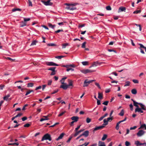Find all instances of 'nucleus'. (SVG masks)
<instances>
[{
	"mask_svg": "<svg viewBox=\"0 0 146 146\" xmlns=\"http://www.w3.org/2000/svg\"><path fill=\"white\" fill-rule=\"evenodd\" d=\"M77 4H78V3H76L73 4H65L66 5L69 6V7H66V8L67 9L72 11L76 10L77 9L76 7H74V6H75Z\"/></svg>",
	"mask_w": 146,
	"mask_h": 146,
	"instance_id": "nucleus-1",
	"label": "nucleus"
},
{
	"mask_svg": "<svg viewBox=\"0 0 146 146\" xmlns=\"http://www.w3.org/2000/svg\"><path fill=\"white\" fill-rule=\"evenodd\" d=\"M48 140L49 141L52 140L51 136L48 133H46L44 135L41 141H42L44 140Z\"/></svg>",
	"mask_w": 146,
	"mask_h": 146,
	"instance_id": "nucleus-2",
	"label": "nucleus"
},
{
	"mask_svg": "<svg viewBox=\"0 0 146 146\" xmlns=\"http://www.w3.org/2000/svg\"><path fill=\"white\" fill-rule=\"evenodd\" d=\"M95 80H90L88 81V79L86 80L84 82L83 87H87L91 83L94 81H95Z\"/></svg>",
	"mask_w": 146,
	"mask_h": 146,
	"instance_id": "nucleus-3",
	"label": "nucleus"
},
{
	"mask_svg": "<svg viewBox=\"0 0 146 146\" xmlns=\"http://www.w3.org/2000/svg\"><path fill=\"white\" fill-rule=\"evenodd\" d=\"M80 71L82 73H83L84 74H86L88 73L94 72L95 71V70L87 69L85 70H82Z\"/></svg>",
	"mask_w": 146,
	"mask_h": 146,
	"instance_id": "nucleus-4",
	"label": "nucleus"
},
{
	"mask_svg": "<svg viewBox=\"0 0 146 146\" xmlns=\"http://www.w3.org/2000/svg\"><path fill=\"white\" fill-rule=\"evenodd\" d=\"M46 64L49 66H59V65L58 64L54 62H47L46 63Z\"/></svg>",
	"mask_w": 146,
	"mask_h": 146,
	"instance_id": "nucleus-5",
	"label": "nucleus"
},
{
	"mask_svg": "<svg viewBox=\"0 0 146 146\" xmlns=\"http://www.w3.org/2000/svg\"><path fill=\"white\" fill-rule=\"evenodd\" d=\"M104 125H101L99 126H97L94 128L93 131L94 133L95 131L104 128Z\"/></svg>",
	"mask_w": 146,
	"mask_h": 146,
	"instance_id": "nucleus-6",
	"label": "nucleus"
},
{
	"mask_svg": "<svg viewBox=\"0 0 146 146\" xmlns=\"http://www.w3.org/2000/svg\"><path fill=\"white\" fill-rule=\"evenodd\" d=\"M145 131L143 130H139L137 135L138 137H140L143 135L145 133Z\"/></svg>",
	"mask_w": 146,
	"mask_h": 146,
	"instance_id": "nucleus-7",
	"label": "nucleus"
},
{
	"mask_svg": "<svg viewBox=\"0 0 146 146\" xmlns=\"http://www.w3.org/2000/svg\"><path fill=\"white\" fill-rule=\"evenodd\" d=\"M62 66L63 67H66L68 68L70 67L74 68L75 67V65L74 64H72L70 65H63Z\"/></svg>",
	"mask_w": 146,
	"mask_h": 146,
	"instance_id": "nucleus-8",
	"label": "nucleus"
},
{
	"mask_svg": "<svg viewBox=\"0 0 146 146\" xmlns=\"http://www.w3.org/2000/svg\"><path fill=\"white\" fill-rule=\"evenodd\" d=\"M142 109L141 108H139V107L138 108H136L135 110V112H138L140 113H143V111L142 110Z\"/></svg>",
	"mask_w": 146,
	"mask_h": 146,
	"instance_id": "nucleus-9",
	"label": "nucleus"
},
{
	"mask_svg": "<svg viewBox=\"0 0 146 146\" xmlns=\"http://www.w3.org/2000/svg\"><path fill=\"white\" fill-rule=\"evenodd\" d=\"M68 87V86L66 84H63L61 85L60 88H63L64 90H66Z\"/></svg>",
	"mask_w": 146,
	"mask_h": 146,
	"instance_id": "nucleus-10",
	"label": "nucleus"
},
{
	"mask_svg": "<svg viewBox=\"0 0 146 146\" xmlns=\"http://www.w3.org/2000/svg\"><path fill=\"white\" fill-rule=\"evenodd\" d=\"M79 119L78 116H73L71 118V119L75 122H77Z\"/></svg>",
	"mask_w": 146,
	"mask_h": 146,
	"instance_id": "nucleus-11",
	"label": "nucleus"
},
{
	"mask_svg": "<svg viewBox=\"0 0 146 146\" xmlns=\"http://www.w3.org/2000/svg\"><path fill=\"white\" fill-rule=\"evenodd\" d=\"M89 131L87 130L85 131L82 134V136H84L85 137H87L89 135Z\"/></svg>",
	"mask_w": 146,
	"mask_h": 146,
	"instance_id": "nucleus-12",
	"label": "nucleus"
},
{
	"mask_svg": "<svg viewBox=\"0 0 146 146\" xmlns=\"http://www.w3.org/2000/svg\"><path fill=\"white\" fill-rule=\"evenodd\" d=\"M84 130V129H81L78 131H75L76 133L74 135V136L75 137H76L79 133L83 131Z\"/></svg>",
	"mask_w": 146,
	"mask_h": 146,
	"instance_id": "nucleus-13",
	"label": "nucleus"
},
{
	"mask_svg": "<svg viewBox=\"0 0 146 146\" xmlns=\"http://www.w3.org/2000/svg\"><path fill=\"white\" fill-rule=\"evenodd\" d=\"M102 63H105L104 62H101V63H99L98 61H97L95 62H94L93 63V64L92 65V66L93 67H96L97 66V64H99V65H100Z\"/></svg>",
	"mask_w": 146,
	"mask_h": 146,
	"instance_id": "nucleus-14",
	"label": "nucleus"
},
{
	"mask_svg": "<svg viewBox=\"0 0 146 146\" xmlns=\"http://www.w3.org/2000/svg\"><path fill=\"white\" fill-rule=\"evenodd\" d=\"M135 144L137 146L143 145H144V143H140L139 141H137L135 142Z\"/></svg>",
	"mask_w": 146,
	"mask_h": 146,
	"instance_id": "nucleus-15",
	"label": "nucleus"
},
{
	"mask_svg": "<svg viewBox=\"0 0 146 146\" xmlns=\"http://www.w3.org/2000/svg\"><path fill=\"white\" fill-rule=\"evenodd\" d=\"M64 133H62L60 134V135L56 139V141H58L59 140L61 139L64 136Z\"/></svg>",
	"mask_w": 146,
	"mask_h": 146,
	"instance_id": "nucleus-16",
	"label": "nucleus"
},
{
	"mask_svg": "<svg viewBox=\"0 0 146 146\" xmlns=\"http://www.w3.org/2000/svg\"><path fill=\"white\" fill-rule=\"evenodd\" d=\"M98 145V146H106L104 142L101 141H99Z\"/></svg>",
	"mask_w": 146,
	"mask_h": 146,
	"instance_id": "nucleus-17",
	"label": "nucleus"
},
{
	"mask_svg": "<svg viewBox=\"0 0 146 146\" xmlns=\"http://www.w3.org/2000/svg\"><path fill=\"white\" fill-rule=\"evenodd\" d=\"M20 27H23L27 25V23L24 21H22L20 25Z\"/></svg>",
	"mask_w": 146,
	"mask_h": 146,
	"instance_id": "nucleus-18",
	"label": "nucleus"
},
{
	"mask_svg": "<svg viewBox=\"0 0 146 146\" xmlns=\"http://www.w3.org/2000/svg\"><path fill=\"white\" fill-rule=\"evenodd\" d=\"M126 10V8L125 7H120L118 10V12H120L121 11H125Z\"/></svg>",
	"mask_w": 146,
	"mask_h": 146,
	"instance_id": "nucleus-19",
	"label": "nucleus"
},
{
	"mask_svg": "<svg viewBox=\"0 0 146 146\" xmlns=\"http://www.w3.org/2000/svg\"><path fill=\"white\" fill-rule=\"evenodd\" d=\"M103 95L102 93L100 92L98 93V98L100 100L102 99L103 98Z\"/></svg>",
	"mask_w": 146,
	"mask_h": 146,
	"instance_id": "nucleus-20",
	"label": "nucleus"
},
{
	"mask_svg": "<svg viewBox=\"0 0 146 146\" xmlns=\"http://www.w3.org/2000/svg\"><path fill=\"white\" fill-rule=\"evenodd\" d=\"M10 96V95L9 94H8L7 95L4 97L3 98V99L4 100L7 101L8 99V98Z\"/></svg>",
	"mask_w": 146,
	"mask_h": 146,
	"instance_id": "nucleus-21",
	"label": "nucleus"
},
{
	"mask_svg": "<svg viewBox=\"0 0 146 146\" xmlns=\"http://www.w3.org/2000/svg\"><path fill=\"white\" fill-rule=\"evenodd\" d=\"M67 78V77H64L62 78V80H60L61 83L63 84H66L64 83V80Z\"/></svg>",
	"mask_w": 146,
	"mask_h": 146,
	"instance_id": "nucleus-22",
	"label": "nucleus"
},
{
	"mask_svg": "<svg viewBox=\"0 0 146 146\" xmlns=\"http://www.w3.org/2000/svg\"><path fill=\"white\" fill-rule=\"evenodd\" d=\"M131 92L133 94H136L137 93V91L136 89H133L131 90Z\"/></svg>",
	"mask_w": 146,
	"mask_h": 146,
	"instance_id": "nucleus-23",
	"label": "nucleus"
},
{
	"mask_svg": "<svg viewBox=\"0 0 146 146\" xmlns=\"http://www.w3.org/2000/svg\"><path fill=\"white\" fill-rule=\"evenodd\" d=\"M139 105H140V106L141 107V109L144 110H146V109L145 108V106L143 105L141 103H140L139 104Z\"/></svg>",
	"mask_w": 146,
	"mask_h": 146,
	"instance_id": "nucleus-24",
	"label": "nucleus"
},
{
	"mask_svg": "<svg viewBox=\"0 0 146 146\" xmlns=\"http://www.w3.org/2000/svg\"><path fill=\"white\" fill-rule=\"evenodd\" d=\"M104 123L102 125H104V126L107 125L108 124V121H107V120H106V119H104Z\"/></svg>",
	"mask_w": 146,
	"mask_h": 146,
	"instance_id": "nucleus-25",
	"label": "nucleus"
},
{
	"mask_svg": "<svg viewBox=\"0 0 146 146\" xmlns=\"http://www.w3.org/2000/svg\"><path fill=\"white\" fill-rule=\"evenodd\" d=\"M133 105L134 106L137 107V108H138L139 107V106L138 105V104L139 105V103H138L137 102L135 101H133Z\"/></svg>",
	"mask_w": 146,
	"mask_h": 146,
	"instance_id": "nucleus-26",
	"label": "nucleus"
},
{
	"mask_svg": "<svg viewBox=\"0 0 146 146\" xmlns=\"http://www.w3.org/2000/svg\"><path fill=\"white\" fill-rule=\"evenodd\" d=\"M69 84L68 85V86H72V81L71 80H68Z\"/></svg>",
	"mask_w": 146,
	"mask_h": 146,
	"instance_id": "nucleus-27",
	"label": "nucleus"
},
{
	"mask_svg": "<svg viewBox=\"0 0 146 146\" xmlns=\"http://www.w3.org/2000/svg\"><path fill=\"white\" fill-rule=\"evenodd\" d=\"M38 41H36V40H33L31 44V46H34L35 45H36V43Z\"/></svg>",
	"mask_w": 146,
	"mask_h": 146,
	"instance_id": "nucleus-28",
	"label": "nucleus"
},
{
	"mask_svg": "<svg viewBox=\"0 0 146 146\" xmlns=\"http://www.w3.org/2000/svg\"><path fill=\"white\" fill-rule=\"evenodd\" d=\"M107 135L106 134H104L103 135V136L102 139V141L105 140L107 138Z\"/></svg>",
	"mask_w": 146,
	"mask_h": 146,
	"instance_id": "nucleus-29",
	"label": "nucleus"
},
{
	"mask_svg": "<svg viewBox=\"0 0 146 146\" xmlns=\"http://www.w3.org/2000/svg\"><path fill=\"white\" fill-rule=\"evenodd\" d=\"M17 11H21V9L19 8H14L12 10V11L13 12H15Z\"/></svg>",
	"mask_w": 146,
	"mask_h": 146,
	"instance_id": "nucleus-30",
	"label": "nucleus"
},
{
	"mask_svg": "<svg viewBox=\"0 0 146 146\" xmlns=\"http://www.w3.org/2000/svg\"><path fill=\"white\" fill-rule=\"evenodd\" d=\"M65 56H57L55 57V58H56L61 59V58L65 57Z\"/></svg>",
	"mask_w": 146,
	"mask_h": 146,
	"instance_id": "nucleus-31",
	"label": "nucleus"
},
{
	"mask_svg": "<svg viewBox=\"0 0 146 146\" xmlns=\"http://www.w3.org/2000/svg\"><path fill=\"white\" fill-rule=\"evenodd\" d=\"M68 43H65L64 44H62V48H66V46H68Z\"/></svg>",
	"mask_w": 146,
	"mask_h": 146,
	"instance_id": "nucleus-32",
	"label": "nucleus"
},
{
	"mask_svg": "<svg viewBox=\"0 0 146 146\" xmlns=\"http://www.w3.org/2000/svg\"><path fill=\"white\" fill-rule=\"evenodd\" d=\"M119 114L121 116H123L124 114V111L123 110H122Z\"/></svg>",
	"mask_w": 146,
	"mask_h": 146,
	"instance_id": "nucleus-33",
	"label": "nucleus"
},
{
	"mask_svg": "<svg viewBox=\"0 0 146 146\" xmlns=\"http://www.w3.org/2000/svg\"><path fill=\"white\" fill-rule=\"evenodd\" d=\"M34 84L32 83H29L28 84L27 87H33V86Z\"/></svg>",
	"mask_w": 146,
	"mask_h": 146,
	"instance_id": "nucleus-34",
	"label": "nucleus"
},
{
	"mask_svg": "<svg viewBox=\"0 0 146 146\" xmlns=\"http://www.w3.org/2000/svg\"><path fill=\"white\" fill-rule=\"evenodd\" d=\"M140 128H145V129L146 130V125L145 124H143L141 125L139 129Z\"/></svg>",
	"mask_w": 146,
	"mask_h": 146,
	"instance_id": "nucleus-35",
	"label": "nucleus"
},
{
	"mask_svg": "<svg viewBox=\"0 0 146 146\" xmlns=\"http://www.w3.org/2000/svg\"><path fill=\"white\" fill-rule=\"evenodd\" d=\"M48 26L49 27L52 29H54L55 27V25H53L50 23L48 24Z\"/></svg>",
	"mask_w": 146,
	"mask_h": 146,
	"instance_id": "nucleus-36",
	"label": "nucleus"
},
{
	"mask_svg": "<svg viewBox=\"0 0 146 146\" xmlns=\"http://www.w3.org/2000/svg\"><path fill=\"white\" fill-rule=\"evenodd\" d=\"M125 84L124 85V87L129 86L130 85V82L129 81L125 82Z\"/></svg>",
	"mask_w": 146,
	"mask_h": 146,
	"instance_id": "nucleus-37",
	"label": "nucleus"
},
{
	"mask_svg": "<svg viewBox=\"0 0 146 146\" xmlns=\"http://www.w3.org/2000/svg\"><path fill=\"white\" fill-rule=\"evenodd\" d=\"M47 45L48 46H56V44L54 43H49L47 44Z\"/></svg>",
	"mask_w": 146,
	"mask_h": 146,
	"instance_id": "nucleus-38",
	"label": "nucleus"
},
{
	"mask_svg": "<svg viewBox=\"0 0 146 146\" xmlns=\"http://www.w3.org/2000/svg\"><path fill=\"white\" fill-rule=\"evenodd\" d=\"M56 68V67H50L48 69V70H51L52 71H53L54 70H55V69Z\"/></svg>",
	"mask_w": 146,
	"mask_h": 146,
	"instance_id": "nucleus-39",
	"label": "nucleus"
},
{
	"mask_svg": "<svg viewBox=\"0 0 146 146\" xmlns=\"http://www.w3.org/2000/svg\"><path fill=\"white\" fill-rule=\"evenodd\" d=\"M72 136L71 135L70 136L68 140L66 142L67 143H69L72 139Z\"/></svg>",
	"mask_w": 146,
	"mask_h": 146,
	"instance_id": "nucleus-40",
	"label": "nucleus"
},
{
	"mask_svg": "<svg viewBox=\"0 0 146 146\" xmlns=\"http://www.w3.org/2000/svg\"><path fill=\"white\" fill-rule=\"evenodd\" d=\"M120 124V123H119V122L117 123L116 124V125L115 127V129L116 130H118L119 129V125Z\"/></svg>",
	"mask_w": 146,
	"mask_h": 146,
	"instance_id": "nucleus-41",
	"label": "nucleus"
},
{
	"mask_svg": "<svg viewBox=\"0 0 146 146\" xmlns=\"http://www.w3.org/2000/svg\"><path fill=\"white\" fill-rule=\"evenodd\" d=\"M91 121V119L89 117H87L86 118V122L87 123H90Z\"/></svg>",
	"mask_w": 146,
	"mask_h": 146,
	"instance_id": "nucleus-42",
	"label": "nucleus"
},
{
	"mask_svg": "<svg viewBox=\"0 0 146 146\" xmlns=\"http://www.w3.org/2000/svg\"><path fill=\"white\" fill-rule=\"evenodd\" d=\"M88 62L87 61H84L82 62V64L85 66L88 65Z\"/></svg>",
	"mask_w": 146,
	"mask_h": 146,
	"instance_id": "nucleus-43",
	"label": "nucleus"
},
{
	"mask_svg": "<svg viewBox=\"0 0 146 146\" xmlns=\"http://www.w3.org/2000/svg\"><path fill=\"white\" fill-rule=\"evenodd\" d=\"M86 44V42H83L82 43V46H81L82 48H85Z\"/></svg>",
	"mask_w": 146,
	"mask_h": 146,
	"instance_id": "nucleus-44",
	"label": "nucleus"
},
{
	"mask_svg": "<svg viewBox=\"0 0 146 146\" xmlns=\"http://www.w3.org/2000/svg\"><path fill=\"white\" fill-rule=\"evenodd\" d=\"M56 71L55 70L52 71L51 74H50V75L52 76L55 75L56 74Z\"/></svg>",
	"mask_w": 146,
	"mask_h": 146,
	"instance_id": "nucleus-45",
	"label": "nucleus"
},
{
	"mask_svg": "<svg viewBox=\"0 0 146 146\" xmlns=\"http://www.w3.org/2000/svg\"><path fill=\"white\" fill-rule=\"evenodd\" d=\"M141 12V10H137L134 11L133 13L134 14H137L138 13H140Z\"/></svg>",
	"mask_w": 146,
	"mask_h": 146,
	"instance_id": "nucleus-46",
	"label": "nucleus"
},
{
	"mask_svg": "<svg viewBox=\"0 0 146 146\" xmlns=\"http://www.w3.org/2000/svg\"><path fill=\"white\" fill-rule=\"evenodd\" d=\"M139 45L140 46H141V48H144L145 49V52H146V47H145L142 44H139Z\"/></svg>",
	"mask_w": 146,
	"mask_h": 146,
	"instance_id": "nucleus-47",
	"label": "nucleus"
},
{
	"mask_svg": "<svg viewBox=\"0 0 146 146\" xmlns=\"http://www.w3.org/2000/svg\"><path fill=\"white\" fill-rule=\"evenodd\" d=\"M125 145L126 146H129L130 145V143L128 141H126L125 142Z\"/></svg>",
	"mask_w": 146,
	"mask_h": 146,
	"instance_id": "nucleus-48",
	"label": "nucleus"
},
{
	"mask_svg": "<svg viewBox=\"0 0 146 146\" xmlns=\"http://www.w3.org/2000/svg\"><path fill=\"white\" fill-rule=\"evenodd\" d=\"M133 82L135 84H138L139 83V81L137 80L133 79Z\"/></svg>",
	"mask_w": 146,
	"mask_h": 146,
	"instance_id": "nucleus-49",
	"label": "nucleus"
},
{
	"mask_svg": "<svg viewBox=\"0 0 146 146\" xmlns=\"http://www.w3.org/2000/svg\"><path fill=\"white\" fill-rule=\"evenodd\" d=\"M106 9L107 10H111V7L110 6H108L106 7Z\"/></svg>",
	"mask_w": 146,
	"mask_h": 146,
	"instance_id": "nucleus-50",
	"label": "nucleus"
},
{
	"mask_svg": "<svg viewBox=\"0 0 146 146\" xmlns=\"http://www.w3.org/2000/svg\"><path fill=\"white\" fill-rule=\"evenodd\" d=\"M66 111H64V112H63L61 113H60L58 115V117H60L64 113H66Z\"/></svg>",
	"mask_w": 146,
	"mask_h": 146,
	"instance_id": "nucleus-51",
	"label": "nucleus"
},
{
	"mask_svg": "<svg viewBox=\"0 0 146 146\" xmlns=\"http://www.w3.org/2000/svg\"><path fill=\"white\" fill-rule=\"evenodd\" d=\"M24 21L26 22L27 21H29L30 20V18H24Z\"/></svg>",
	"mask_w": 146,
	"mask_h": 146,
	"instance_id": "nucleus-52",
	"label": "nucleus"
},
{
	"mask_svg": "<svg viewBox=\"0 0 146 146\" xmlns=\"http://www.w3.org/2000/svg\"><path fill=\"white\" fill-rule=\"evenodd\" d=\"M70 70H71L72 71H73L74 70V69L71 68H67V69H66V71L67 72H68Z\"/></svg>",
	"mask_w": 146,
	"mask_h": 146,
	"instance_id": "nucleus-53",
	"label": "nucleus"
},
{
	"mask_svg": "<svg viewBox=\"0 0 146 146\" xmlns=\"http://www.w3.org/2000/svg\"><path fill=\"white\" fill-rule=\"evenodd\" d=\"M63 31L62 29H58L57 31H55V33H59L60 32Z\"/></svg>",
	"mask_w": 146,
	"mask_h": 146,
	"instance_id": "nucleus-54",
	"label": "nucleus"
},
{
	"mask_svg": "<svg viewBox=\"0 0 146 146\" xmlns=\"http://www.w3.org/2000/svg\"><path fill=\"white\" fill-rule=\"evenodd\" d=\"M109 102L108 101H106L104 102L102 104L104 105L107 106L108 105V103Z\"/></svg>",
	"mask_w": 146,
	"mask_h": 146,
	"instance_id": "nucleus-55",
	"label": "nucleus"
},
{
	"mask_svg": "<svg viewBox=\"0 0 146 146\" xmlns=\"http://www.w3.org/2000/svg\"><path fill=\"white\" fill-rule=\"evenodd\" d=\"M52 82V80H48V85H51Z\"/></svg>",
	"mask_w": 146,
	"mask_h": 146,
	"instance_id": "nucleus-56",
	"label": "nucleus"
},
{
	"mask_svg": "<svg viewBox=\"0 0 146 146\" xmlns=\"http://www.w3.org/2000/svg\"><path fill=\"white\" fill-rule=\"evenodd\" d=\"M5 87V85H0V88L1 90H3V88Z\"/></svg>",
	"mask_w": 146,
	"mask_h": 146,
	"instance_id": "nucleus-57",
	"label": "nucleus"
},
{
	"mask_svg": "<svg viewBox=\"0 0 146 146\" xmlns=\"http://www.w3.org/2000/svg\"><path fill=\"white\" fill-rule=\"evenodd\" d=\"M142 48H141V46H140V47L139 48V49L140 50V52L144 54L145 53V52H144V51L142 49Z\"/></svg>",
	"mask_w": 146,
	"mask_h": 146,
	"instance_id": "nucleus-58",
	"label": "nucleus"
},
{
	"mask_svg": "<svg viewBox=\"0 0 146 146\" xmlns=\"http://www.w3.org/2000/svg\"><path fill=\"white\" fill-rule=\"evenodd\" d=\"M113 119V117H108L107 119V121H110V120H111Z\"/></svg>",
	"mask_w": 146,
	"mask_h": 146,
	"instance_id": "nucleus-59",
	"label": "nucleus"
},
{
	"mask_svg": "<svg viewBox=\"0 0 146 146\" xmlns=\"http://www.w3.org/2000/svg\"><path fill=\"white\" fill-rule=\"evenodd\" d=\"M80 126L81 125H80L79 126H78L74 130V131H77L78 130V129L80 128Z\"/></svg>",
	"mask_w": 146,
	"mask_h": 146,
	"instance_id": "nucleus-60",
	"label": "nucleus"
},
{
	"mask_svg": "<svg viewBox=\"0 0 146 146\" xmlns=\"http://www.w3.org/2000/svg\"><path fill=\"white\" fill-rule=\"evenodd\" d=\"M21 119L23 121H25L27 119V117H24L22 118Z\"/></svg>",
	"mask_w": 146,
	"mask_h": 146,
	"instance_id": "nucleus-61",
	"label": "nucleus"
},
{
	"mask_svg": "<svg viewBox=\"0 0 146 146\" xmlns=\"http://www.w3.org/2000/svg\"><path fill=\"white\" fill-rule=\"evenodd\" d=\"M137 128V126H134L133 127H131L130 128V130H134L135 129Z\"/></svg>",
	"mask_w": 146,
	"mask_h": 146,
	"instance_id": "nucleus-62",
	"label": "nucleus"
},
{
	"mask_svg": "<svg viewBox=\"0 0 146 146\" xmlns=\"http://www.w3.org/2000/svg\"><path fill=\"white\" fill-rule=\"evenodd\" d=\"M30 125L29 123H27L24 125V126L25 127H29Z\"/></svg>",
	"mask_w": 146,
	"mask_h": 146,
	"instance_id": "nucleus-63",
	"label": "nucleus"
},
{
	"mask_svg": "<svg viewBox=\"0 0 146 146\" xmlns=\"http://www.w3.org/2000/svg\"><path fill=\"white\" fill-rule=\"evenodd\" d=\"M29 6H31L32 7L33 6V5L32 4V3L31 1L30 0H29Z\"/></svg>",
	"mask_w": 146,
	"mask_h": 146,
	"instance_id": "nucleus-64",
	"label": "nucleus"
}]
</instances>
